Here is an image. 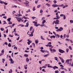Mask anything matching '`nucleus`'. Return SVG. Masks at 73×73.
<instances>
[{
  "instance_id": "5fc2aeb1",
  "label": "nucleus",
  "mask_w": 73,
  "mask_h": 73,
  "mask_svg": "<svg viewBox=\"0 0 73 73\" xmlns=\"http://www.w3.org/2000/svg\"><path fill=\"white\" fill-rule=\"evenodd\" d=\"M60 66H61V67H62V68H64V66H63L62 64L60 65Z\"/></svg>"
},
{
  "instance_id": "423d86ee",
  "label": "nucleus",
  "mask_w": 73,
  "mask_h": 73,
  "mask_svg": "<svg viewBox=\"0 0 73 73\" xmlns=\"http://www.w3.org/2000/svg\"><path fill=\"white\" fill-rule=\"evenodd\" d=\"M10 59L11 64H13L14 63V61L12 59V58H10Z\"/></svg>"
},
{
  "instance_id": "dca6fc26",
  "label": "nucleus",
  "mask_w": 73,
  "mask_h": 73,
  "mask_svg": "<svg viewBox=\"0 0 73 73\" xmlns=\"http://www.w3.org/2000/svg\"><path fill=\"white\" fill-rule=\"evenodd\" d=\"M54 59L55 60H56V61H58V58L57 57H54Z\"/></svg>"
},
{
  "instance_id": "a211bd4d",
  "label": "nucleus",
  "mask_w": 73,
  "mask_h": 73,
  "mask_svg": "<svg viewBox=\"0 0 73 73\" xmlns=\"http://www.w3.org/2000/svg\"><path fill=\"white\" fill-rule=\"evenodd\" d=\"M8 46L9 47H11L12 46V45H11V43H9V44H8Z\"/></svg>"
},
{
  "instance_id": "ddd939ff",
  "label": "nucleus",
  "mask_w": 73,
  "mask_h": 73,
  "mask_svg": "<svg viewBox=\"0 0 73 73\" xmlns=\"http://www.w3.org/2000/svg\"><path fill=\"white\" fill-rule=\"evenodd\" d=\"M26 62H29V58H27L26 59Z\"/></svg>"
},
{
  "instance_id": "4d7b16f0",
  "label": "nucleus",
  "mask_w": 73,
  "mask_h": 73,
  "mask_svg": "<svg viewBox=\"0 0 73 73\" xmlns=\"http://www.w3.org/2000/svg\"><path fill=\"white\" fill-rule=\"evenodd\" d=\"M45 19V17H43L42 18V20H44Z\"/></svg>"
},
{
  "instance_id": "8fccbe9b",
  "label": "nucleus",
  "mask_w": 73,
  "mask_h": 73,
  "mask_svg": "<svg viewBox=\"0 0 73 73\" xmlns=\"http://www.w3.org/2000/svg\"><path fill=\"white\" fill-rule=\"evenodd\" d=\"M5 45H8V43H7V42H5Z\"/></svg>"
},
{
  "instance_id": "6ab92c4d",
  "label": "nucleus",
  "mask_w": 73,
  "mask_h": 73,
  "mask_svg": "<svg viewBox=\"0 0 73 73\" xmlns=\"http://www.w3.org/2000/svg\"><path fill=\"white\" fill-rule=\"evenodd\" d=\"M46 22V21H45V20H44L42 21V24H44Z\"/></svg>"
},
{
  "instance_id": "4be33fe9",
  "label": "nucleus",
  "mask_w": 73,
  "mask_h": 73,
  "mask_svg": "<svg viewBox=\"0 0 73 73\" xmlns=\"http://www.w3.org/2000/svg\"><path fill=\"white\" fill-rule=\"evenodd\" d=\"M4 61H5V60L4 58L2 59V62L3 63H4Z\"/></svg>"
},
{
  "instance_id": "f3484780",
  "label": "nucleus",
  "mask_w": 73,
  "mask_h": 73,
  "mask_svg": "<svg viewBox=\"0 0 73 73\" xmlns=\"http://www.w3.org/2000/svg\"><path fill=\"white\" fill-rule=\"evenodd\" d=\"M13 72V71H12V69H10V71H9V73H12Z\"/></svg>"
},
{
  "instance_id": "e2e57ef3",
  "label": "nucleus",
  "mask_w": 73,
  "mask_h": 73,
  "mask_svg": "<svg viewBox=\"0 0 73 73\" xmlns=\"http://www.w3.org/2000/svg\"><path fill=\"white\" fill-rule=\"evenodd\" d=\"M39 25H40V24H38L36 25V27H38V26H39Z\"/></svg>"
},
{
  "instance_id": "c756f323",
  "label": "nucleus",
  "mask_w": 73,
  "mask_h": 73,
  "mask_svg": "<svg viewBox=\"0 0 73 73\" xmlns=\"http://www.w3.org/2000/svg\"><path fill=\"white\" fill-rule=\"evenodd\" d=\"M70 23H73V20H70Z\"/></svg>"
},
{
  "instance_id": "412c9836",
  "label": "nucleus",
  "mask_w": 73,
  "mask_h": 73,
  "mask_svg": "<svg viewBox=\"0 0 73 73\" xmlns=\"http://www.w3.org/2000/svg\"><path fill=\"white\" fill-rule=\"evenodd\" d=\"M11 18H9L7 19V21H11Z\"/></svg>"
},
{
  "instance_id": "f257e3e1",
  "label": "nucleus",
  "mask_w": 73,
  "mask_h": 73,
  "mask_svg": "<svg viewBox=\"0 0 73 73\" xmlns=\"http://www.w3.org/2000/svg\"><path fill=\"white\" fill-rule=\"evenodd\" d=\"M72 62V59H68L66 60V63H67V64L70 65H71V62Z\"/></svg>"
},
{
  "instance_id": "603ef678",
  "label": "nucleus",
  "mask_w": 73,
  "mask_h": 73,
  "mask_svg": "<svg viewBox=\"0 0 73 73\" xmlns=\"http://www.w3.org/2000/svg\"><path fill=\"white\" fill-rule=\"evenodd\" d=\"M33 11H35V10H36V9H35V7H33Z\"/></svg>"
},
{
  "instance_id": "2eb2a0df",
  "label": "nucleus",
  "mask_w": 73,
  "mask_h": 73,
  "mask_svg": "<svg viewBox=\"0 0 73 73\" xmlns=\"http://www.w3.org/2000/svg\"><path fill=\"white\" fill-rule=\"evenodd\" d=\"M27 41H28L29 42H30V43H32V41L31 40H29V39H28Z\"/></svg>"
},
{
  "instance_id": "a19ab883",
  "label": "nucleus",
  "mask_w": 73,
  "mask_h": 73,
  "mask_svg": "<svg viewBox=\"0 0 73 73\" xmlns=\"http://www.w3.org/2000/svg\"><path fill=\"white\" fill-rule=\"evenodd\" d=\"M56 50H55L54 49H53L52 50V52H56Z\"/></svg>"
},
{
  "instance_id": "0eeeda50",
  "label": "nucleus",
  "mask_w": 73,
  "mask_h": 73,
  "mask_svg": "<svg viewBox=\"0 0 73 73\" xmlns=\"http://www.w3.org/2000/svg\"><path fill=\"white\" fill-rule=\"evenodd\" d=\"M52 6L53 7H58V5H57L56 4H54L52 5Z\"/></svg>"
},
{
  "instance_id": "6e6552de",
  "label": "nucleus",
  "mask_w": 73,
  "mask_h": 73,
  "mask_svg": "<svg viewBox=\"0 0 73 73\" xmlns=\"http://www.w3.org/2000/svg\"><path fill=\"white\" fill-rule=\"evenodd\" d=\"M29 23H28V22L27 23H26V25L25 26V27H28V26H29Z\"/></svg>"
},
{
  "instance_id": "c85d7f7f",
  "label": "nucleus",
  "mask_w": 73,
  "mask_h": 73,
  "mask_svg": "<svg viewBox=\"0 0 73 73\" xmlns=\"http://www.w3.org/2000/svg\"><path fill=\"white\" fill-rule=\"evenodd\" d=\"M46 5H47V6H48L49 7V6H50V4H48V3H46Z\"/></svg>"
},
{
  "instance_id": "473e14b6",
  "label": "nucleus",
  "mask_w": 73,
  "mask_h": 73,
  "mask_svg": "<svg viewBox=\"0 0 73 73\" xmlns=\"http://www.w3.org/2000/svg\"><path fill=\"white\" fill-rule=\"evenodd\" d=\"M60 69H63L64 70H66V69H65L64 68L61 67L60 68Z\"/></svg>"
},
{
  "instance_id": "69168bd1",
  "label": "nucleus",
  "mask_w": 73,
  "mask_h": 73,
  "mask_svg": "<svg viewBox=\"0 0 73 73\" xmlns=\"http://www.w3.org/2000/svg\"><path fill=\"white\" fill-rule=\"evenodd\" d=\"M50 50V51L51 52H52V50H52V49L51 48H49Z\"/></svg>"
},
{
  "instance_id": "ea45409f",
  "label": "nucleus",
  "mask_w": 73,
  "mask_h": 73,
  "mask_svg": "<svg viewBox=\"0 0 73 73\" xmlns=\"http://www.w3.org/2000/svg\"><path fill=\"white\" fill-rule=\"evenodd\" d=\"M53 2L54 4H56V3H57L56 0H54L53 1Z\"/></svg>"
},
{
  "instance_id": "cd10ccee",
  "label": "nucleus",
  "mask_w": 73,
  "mask_h": 73,
  "mask_svg": "<svg viewBox=\"0 0 73 73\" xmlns=\"http://www.w3.org/2000/svg\"><path fill=\"white\" fill-rule=\"evenodd\" d=\"M65 15H64V14H61L60 15V16L61 17H64V16Z\"/></svg>"
},
{
  "instance_id": "6e6d98bb",
  "label": "nucleus",
  "mask_w": 73,
  "mask_h": 73,
  "mask_svg": "<svg viewBox=\"0 0 73 73\" xmlns=\"http://www.w3.org/2000/svg\"><path fill=\"white\" fill-rule=\"evenodd\" d=\"M46 68V67L45 66H43L42 67V68Z\"/></svg>"
},
{
  "instance_id": "0e129e2a",
  "label": "nucleus",
  "mask_w": 73,
  "mask_h": 73,
  "mask_svg": "<svg viewBox=\"0 0 73 73\" xmlns=\"http://www.w3.org/2000/svg\"><path fill=\"white\" fill-rule=\"evenodd\" d=\"M9 37H13V36H12L10 34L9 35Z\"/></svg>"
},
{
  "instance_id": "393cba45",
  "label": "nucleus",
  "mask_w": 73,
  "mask_h": 73,
  "mask_svg": "<svg viewBox=\"0 0 73 73\" xmlns=\"http://www.w3.org/2000/svg\"><path fill=\"white\" fill-rule=\"evenodd\" d=\"M43 12V10H42V9H41L40 10V13H42Z\"/></svg>"
},
{
  "instance_id": "e433bc0d",
  "label": "nucleus",
  "mask_w": 73,
  "mask_h": 73,
  "mask_svg": "<svg viewBox=\"0 0 73 73\" xmlns=\"http://www.w3.org/2000/svg\"><path fill=\"white\" fill-rule=\"evenodd\" d=\"M9 24H12V22L9 21V22L8 23Z\"/></svg>"
},
{
  "instance_id": "9b49d317",
  "label": "nucleus",
  "mask_w": 73,
  "mask_h": 73,
  "mask_svg": "<svg viewBox=\"0 0 73 73\" xmlns=\"http://www.w3.org/2000/svg\"><path fill=\"white\" fill-rule=\"evenodd\" d=\"M27 35H29V37H32L33 36V34H27Z\"/></svg>"
},
{
  "instance_id": "f8f14e48",
  "label": "nucleus",
  "mask_w": 73,
  "mask_h": 73,
  "mask_svg": "<svg viewBox=\"0 0 73 73\" xmlns=\"http://www.w3.org/2000/svg\"><path fill=\"white\" fill-rule=\"evenodd\" d=\"M27 64L26 65H25L24 67L25 69H27Z\"/></svg>"
},
{
  "instance_id": "de8ad7c7",
  "label": "nucleus",
  "mask_w": 73,
  "mask_h": 73,
  "mask_svg": "<svg viewBox=\"0 0 73 73\" xmlns=\"http://www.w3.org/2000/svg\"><path fill=\"white\" fill-rule=\"evenodd\" d=\"M55 73H58V70H56L55 71Z\"/></svg>"
},
{
  "instance_id": "864d4df0",
  "label": "nucleus",
  "mask_w": 73,
  "mask_h": 73,
  "mask_svg": "<svg viewBox=\"0 0 73 73\" xmlns=\"http://www.w3.org/2000/svg\"><path fill=\"white\" fill-rule=\"evenodd\" d=\"M64 4H62L61 5H58V7H63Z\"/></svg>"
},
{
  "instance_id": "f704fd0d",
  "label": "nucleus",
  "mask_w": 73,
  "mask_h": 73,
  "mask_svg": "<svg viewBox=\"0 0 73 73\" xmlns=\"http://www.w3.org/2000/svg\"><path fill=\"white\" fill-rule=\"evenodd\" d=\"M49 54H46L44 56V57H46V56H49Z\"/></svg>"
},
{
  "instance_id": "f03ea898",
  "label": "nucleus",
  "mask_w": 73,
  "mask_h": 73,
  "mask_svg": "<svg viewBox=\"0 0 73 73\" xmlns=\"http://www.w3.org/2000/svg\"><path fill=\"white\" fill-rule=\"evenodd\" d=\"M15 17L16 18L18 21L19 22H20V21L23 22L24 21V20H22V19H21V18H19V17Z\"/></svg>"
},
{
  "instance_id": "49530a36",
  "label": "nucleus",
  "mask_w": 73,
  "mask_h": 73,
  "mask_svg": "<svg viewBox=\"0 0 73 73\" xmlns=\"http://www.w3.org/2000/svg\"><path fill=\"white\" fill-rule=\"evenodd\" d=\"M31 18L32 19H33L34 20V19H36V17H31Z\"/></svg>"
},
{
  "instance_id": "a18cd8bd",
  "label": "nucleus",
  "mask_w": 73,
  "mask_h": 73,
  "mask_svg": "<svg viewBox=\"0 0 73 73\" xmlns=\"http://www.w3.org/2000/svg\"><path fill=\"white\" fill-rule=\"evenodd\" d=\"M3 4H5V5H8V3H5V2H4V3H3Z\"/></svg>"
},
{
  "instance_id": "bb28decb",
  "label": "nucleus",
  "mask_w": 73,
  "mask_h": 73,
  "mask_svg": "<svg viewBox=\"0 0 73 73\" xmlns=\"http://www.w3.org/2000/svg\"><path fill=\"white\" fill-rule=\"evenodd\" d=\"M35 42L36 44H38V40H35Z\"/></svg>"
},
{
  "instance_id": "3c124183",
  "label": "nucleus",
  "mask_w": 73,
  "mask_h": 73,
  "mask_svg": "<svg viewBox=\"0 0 73 73\" xmlns=\"http://www.w3.org/2000/svg\"><path fill=\"white\" fill-rule=\"evenodd\" d=\"M59 58H60V59L61 60H63V59L62 58L60 57V56H59Z\"/></svg>"
},
{
  "instance_id": "4c0bfd02",
  "label": "nucleus",
  "mask_w": 73,
  "mask_h": 73,
  "mask_svg": "<svg viewBox=\"0 0 73 73\" xmlns=\"http://www.w3.org/2000/svg\"><path fill=\"white\" fill-rule=\"evenodd\" d=\"M0 3H1V4H3V3H4V2L2 1H0Z\"/></svg>"
},
{
  "instance_id": "680f3d73",
  "label": "nucleus",
  "mask_w": 73,
  "mask_h": 73,
  "mask_svg": "<svg viewBox=\"0 0 73 73\" xmlns=\"http://www.w3.org/2000/svg\"><path fill=\"white\" fill-rule=\"evenodd\" d=\"M60 73H65V71H63L60 72Z\"/></svg>"
},
{
  "instance_id": "c03bdc74",
  "label": "nucleus",
  "mask_w": 73,
  "mask_h": 73,
  "mask_svg": "<svg viewBox=\"0 0 73 73\" xmlns=\"http://www.w3.org/2000/svg\"><path fill=\"white\" fill-rule=\"evenodd\" d=\"M56 36H57L58 38H60V35H58V34L56 35Z\"/></svg>"
},
{
  "instance_id": "13d9d810",
  "label": "nucleus",
  "mask_w": 73,
  "mask_h": 73,
  "mask_svg": "<svg viewBox=\"0 0 73 73\" xmlns=\"http://www.w3.org/2000/svg\"><path fill=\"white\" fill-rule=\"evenodd\" d=\"M66 37L67 38H69V35H66Z\"/></svg>"
},
{
  "instance_id": "58836bf2",
  "label": "nucleus",
  "mask_w": 73,
  "mask_h": 73,
  "mask_svg": "<svg viewBox=\"0 0 73 73\" xmlns=\"http://www.w3.org/2000/svg\"><path fill=\"white\" fill-rule=\"evenodd\" d=\"M61 61L62 63H64V62H65V61H64V59L62 60Z\"/></svg>"
},
{
  "instance_id": "aec40b11",
  "label": "nucleus",
  "mask_w": 73,
  "mask_h": 73,
  "mask_svg": "<svg viewBox=\"0 0 73 73\" xmlns=\"http://www.w3.org/2000/svg\"><path fill=\"white\" fill-rule=\"evenodd\" d=\"M66 19V16L64 15L63 16V20H65Z\"/></svg>"
},
{
  "instance_id": "72a5a7b5",
  "label": "nucleus",
  "mask_w": 73,
  "mask_h": 73,
  "mask_svg": "<svg viewBox=\"0 0 73 73\" xmlns=\"http://www.w3.org/2000/svg\"><path fill=\"white\" fill-rule=\"evenodd\" d=\"M70 41L71 43H73V41L72 40H71L70 39H69L68 41Z\"/></svg>"
},
{
  "instance_id": "774afa93",
  "label": "nucleus",
  "mask_w": 73,
  "mask_h": 73,
  "mask_svg": "<svg viewBox=\"0 0 73 73\" xmlns=\"http://www.w3.org/2000/svg\"><path fill=\"white\" fill-rule=\"evenodd\" d=\"M3 18H4V19H6L7 18V17H6V16L3 17Z\"/></svg>"
},
{
  "instance_id": "338daca9",
  "label": "nucleus",
  "mask_w": 73,
  "mask_h": 73,
  "mask_svg": "<svg viewBox=\"0 0 73 73\" xmlns=\"http://www.w3.org/2000/svg\"><path fill=\"white\" fill-rule=\"evenodd\" d=\"M26 12H27V13H28V12H30V9H29V11H27Z\"/></svg>"
},
{
  "instance_id": "7ed1b4c3",
  "label": "nucleus",
  "mask_w": 73,
  "mask_h": 73,
  "mask_svg": "<svg viewBox=\"0 0 73 73\" xmlns=\"http://www.w3.org/2000/svg\"><path fill=\"white\" fill-rule=\"evenodd\" d=\"M63 28L62 27H60L59 29H57L56 31L57 32H58L59 31L60 32H61L62 30H63Z\"/></svg>"
},
{
  "instance_id": "2f4dec72",
  "label": "nucleus",
  "mask_w": 73,
  "mask_h": 73,
  "mask_svg": "<svg viewBox=\"0 0 73 73\" xmlns=\"http://www.w3.org/2000/svg\"><path fill=\"white\" fill-rule=\"evenodd\" d=\"M1 52L2 53H4V50L3 49L1 51Z\"/></svg>"
},
{
  "instance_id": "09e8293b",
  "label": "nucleus",
  "mask_w": 73,
  "mask_h": 73,
  "mask_svg": "<svg viewBox=\"0 0 73 73\" xmlns=\"http://www.w3.org/2000/svg\"><path fill=\"white\" fill-rule=\"evenodd\" d=\"M64 38H65L66 37V34H64L63 35Z\"/></svg>"
},
{
  "instance_id": "37998d69",
  "label": "nucleus",
  "mask_w": 73,
  "mask_h": 73,
  "mask_svg": "<svg viewBox=\"0 0 73 73\" xmlns=\"http://www.w3.org/2000/svg\"><path fill=\"white\" fill-rule=\"evenodd\" d=\"M69 52V49L68 48H67L66 49V52L67 53H68Z\"/></svg>"
},
{
  "instance_id": "5701e85b",
  "label": "nucleus",
  "mask_w": 73,
  "mask_h": 73,
  "mask_svg": "<svg viewBox=\"0 0 73 73\" xmlns=\"http://www.w3.org/2000/svg\"><path fill=\"white\" fill-rule=\"evenodd\" d=\"M1 31H4V29L3 28H1Z\"/></svg>"
},
{
  "instance_id": "9d476101",
  "label": "nucleus",
  "mask_w": 73,
  "mask_h": 73,
  "mask_svg": "<svg viewBox=\"0 0 73 73\" xmlns=\"http://www.w3.org/2000/svg\"><path fill=\"white\" fill-rule=\"evenodd\" d=\"M56 38V36H54V35H53L50 36V38Z\"/></svg>"
},
{
  "instance_id": "c9c22d12",
  "label": "nucleus",
  "mask_w": 73,
  "mask_h": 73,
  "mask_svg": "<svg viewBox=\"0 0 73 73\" xmlns=\"http://www.w3.org/2000/svg\"><path fill=\"white\" fill-rule=\"evenodd\" d=\"M48 68H53V67L51 66L48 65Z\"/></svg>"
},
{
  "instance_id": "39448f33",
  "label": "nucleus",
  "mask_w": 73,
  "mask_h": 73,
  "mask_svg": "<svg viewBox=\"0 0 73 73\" xmlns=\"http://www.w3.org/2000/svg\"><path fill=\"white\" fill-rule=\"evenodd\" d=\"M59 52H60V53H65V51H64V50H62L59 49Z\"/></svg>"
},
{
  "instance_id": "052dcab7",
  "label": "nucleus",
  "mask_w": 73,
  "mask_h": 73,
  "mask_svg": "<svg viewBox=\"0 0 73 73\" xmlns=\"http://www.w3.org/2000/svg\"><path fill=\"white\" fill-rule=\"evenodd\" d=\"M1 70H2V71H3V72H4V70L3 69L1 68L0 69Z\"/></svg>"
},
{
  "instance_id": "a878e982",
  "label": "nucleus",
  "mask_w": 73,
  "mask_h": 73,
  "mask_svg": "<svg viewBox=\"0 0 73 73\" xmlns=\"http://www.w3.org/2000/svg\"><path fill=\"white\" fill-rule=\"evenodd\" d=\"M24 56V57H28V54H25Z\"/></svg>"
},
{
  "instance_id": "4468645a",
  "label": "nucleus",
  "mask_w": 73,
  "mask_h": 73,
  "mask_svg": "<svg viewBox=\"0 0 73 73\" xmlns=\"http://www.w3.org/2000/svg\"><path fill=\"white\" fill-rule=\"evenodd\" d=\"M33 27H32V26L31 27L30 29V30H29L30 31H32V29H33Z\"/></svg>"
},
{
  "instance_id": "7c9ffc66",
  "label": "nucleus",
  "mask_w": 73,
  "mask_h": 73,
  "mask_svg": "<svg viewBox=\"0 0 73 73\" xmlns=\"http://www.w3.org/2000/svg\"><path fill=\"white\" fill-rule=\"evenodd\" d=\"M68 48L69 49H70V50H72V48L71 46H69Z\"/></svg>"
},
{
  "instance_id": "79ce46f5",
  "label": "nucleus",
  "mask_w": 73,
  "mask_h": 73,
  "mask_svg": "<svg viewBox=\"0 0 73 73\" xmlns=\"http://www.w3.org/2000/svg\"><path fill=\"white\" fill-rule=\"evenodd\" d=\"M41 6V5H38L37 6V8H40Z\"/></svg>"
},
{
  "instance_id": "1a4fd4ad",
  "label": "nucleus",
  "mask_w": 73,
  "mask_h": 73,
  "mask_svg": "<svg viewBox=\"0 0 73 73\" xmlns=\"http://www.w3.org/2000/svg\"><path fill=\"white\" fill-rule=\"evenodd\" d=\"M56 18H57V19H60V17L59 16V15H57L56 16Z\"/></svg>"
},
{
  "instance_id": "b1692460",
  "label": "nucleus",
  "mask_w": 73,
  "mask_h": 73,
  "mask_svg": "<svg viewBox=\"0 0 73 73\" xmlns=\"http://www.w3.org/2000/svg\"><path fill=\"white\" fill-rule=\"evenodd\" d=\"M35 31V30L34 29H33L32 30V32L31 33V34H33V33H34V32Z\"/></svg>"
},
{
  "instance_id": "bf43d9fd",
  "label": "nucleus",
  "mask_w": 73,
  "mask_h": 73,
  "mask_svg": "<svg viewBox=\"0 0 73 73\" xmlns=\"http://www.w3.org/2000/svg\"><path fill=\"white\" fill-rule=\"evenodd\" d=\"M14 49H15L16 50H17V48L16 46H15L14 47Z\"/></svg>"
},
{
  "instance_id": "20e7f679",
  "label": "nucleus",
  "mask_w": 73,
  "mask_h": 73,
  "mask_svg": "<svg viewBox=\"0 0 73 73\" xmlns=\"http://www.w3.org/2000/svg\"><path fill=\"white\" fill-rule=\"evenodd\" d=\"M59 22H60V21L58 20H56V21H55V24H59Z\"/></svg>"
}]
</instances>
